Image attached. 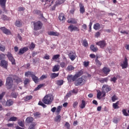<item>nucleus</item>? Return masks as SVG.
<instances>
[{"label":"nucleus","mask_w":129,"mask_h":129,"mask_svg":"<svg viewBox=\"0 0 129 129\" xmlns=\"http://www.w3.org/2000/svg\"><path fill=\"white\" fill-rule=\"evenodd\" d=\"M74 69H75V68L71 65L68 66L67 68V71H72V70H74Z\"/></svg>","instance_id":"obj_37"},{"label":"nucleus","mask_w":129,"mask_h":129,"mask_svg":"<svg viewBox=\"0 0 129 129\" xmlns=\"http://www.w3.org/2000/svg\"><path fill=\"white\" fill-rule=\"evenodd\" d=\"M83 75V72L80 71L76 73L75 75H70L67 77V80L68 82L71 83L74 82V84L76 86H81L85 84V79L83 78L80 77Z\"/></svg>","instance_id":"obj_1"},{"label":"nucleus","mask_w":129,"mask_h":129,"mask_svg":"<svg viewBox=\"0 0 129 129\" xmlns=\"http://www.w3.org/2000/svg\"><path fill=\"white\" fill-rule=\"evenodd\" d=\"M79 106L81 109H83V108H85V106H86V102L84 100H82V102Z\"/></svg>","instance_id":"obj_22"},{"label":"nucleus","mask_w":129,"mask_h":129,"mask_svg":"<svg viewBox=\"0 0 129 129\" xmlns=\"http://www.w3.org/2000/svg\"><path fill=\"white\" fill-rule=\"evenodd\" d=\"M32 23H33L34 31H39L43 28V23L40 21L33 22Z\"/></svg>","instance_id":"obj_4"},{"label":"nucleus","mask_w":129,"mask_h":129,"mask_svg":"<svg viewBox=\"0 0 129 129\" xmlns=\"http://www.w3.org/2000/svg\"><path fill=\"white\" fill-rule=\"evenodd\" d=\"M96 45L99 46L100 48H104L106 46V42L104 40H101L97 42Z\"/></svg>","instance_id":"obj_11"},{"label":"nucleus","mask_w":129,"mask_h":129,"mask_svg":"<svg viewBox=\"0 0 129 129\" xmlns=\"http://www.w3.org/2000/svg\"><path fill=\"white\" fill-rule=\"evenodd\" d=\"M69 30H70V32H73V31H77L78 32H79V29H78V27L76 26H74V25L71 24L68 27Z\"/></svg>","instance_id":"obj_10"},{"label":"nucleus","mask_w":129,"mask_h":129,"mask_svg":"<svg viewBox=\"0 0 129 129\" xmlns=\"http://www.w3.org/2000/svg\"><path fill=\"white\" fill-rule=\"evenodd\" d=\"M14 84V75H11L8 77L6 79V85L7 87V89H11Z\"/></svg>","instance_id":"obj_3"},{"label":"nucleus","mask_w":129,"mask_h":129,"mask_svg":"<svg viewBox=\"0 0 129 129\" xmlns=\"http://www.w3.org/2000/svg\"><path fill=\"white\" fill-rule=\"evenodd\" d=\"M107 81H108V78H102L99 80V82H100V83H104V82L107 83Z\"/></svg>","instance_id":"obj_30"},{"label":"nucleus","mask_w":129,"mask_h":129,"mask_svg":"<svg viewBox=\"0 0 129 129\" xmlns=\"http://www.w3.org/2000/svg\"><path fill=\"white\" fill-rule=\"evenodd\" d=\"M72 95V93H71V91L69 92H68L67 94H66V96H65V98H69V97H70V96H71Z\"/></svg>","instance_id":"obj_51"},{"label":"nucleus","mask_w":129,"mask_h":129,"mask_svg":"<svg viewBox=\"0 0 129 129\" xmlns=\"http://www.w3.org/2000/svg\"><path fill=\"white\" fill-rule=\"evenodd\" d=\"M102 72L105 74L106 76H107L108 74H109V72H110V69L107 67H104L102 70Z\"/></svg>","instance_id":"obj_13"},{"label":"nucleus","mask_w":129,"mask_h":129,"mask_svg":"<svg viewBox=\"0 0 129 129\" xmlns=\"http://www.w3.org/2000/svg\"><path fill=\"white\" fill-rule=\"evenodd\" d=\"M27 51H28V49H20L18 54H19V55H22V54H24V53L27 52Z\"/></svg>","instance_id":"obj_33"},{"label":"nucleus","mask_w":129,"mask_h":129,"mask_svg":"<svg viewBox=\"0 0 129 129\" xmlns=\"http://www.w3.org/2000/svg\"><path fill=\"white\" fill-rule=\"evenodd\" d=\"M26 121L27 123H32V122H33V121H34V118H33L32 117H28L26 119Z\"/></svg>","instance_id":"obj_21"},{"label":"nucleus","mask_w":129,"mask_h":129,"mask_svg":"<svg viewBox=\"0 0 129 129\" xmlns=\"http://www.w3.org/2000/svg\"><path fill=\"white\" fill-rule=\"evenodd\" d=\"M15 26H17V27H21V26H22V23H21L20 21L17 20L15 23Z\"/></svg>","instance_id":"obj_46"},{"label":"nucleus","mask_w":129,"mask_h":129,"mask_svg":"<svg viewBox=\"0 0 129 129\" xmlns=\"http://www.w3.org/2000/svg\"><path fill=\"white\" fill-rule=\"evenodd\" d=\"M80 9L81 14H84L85 13V9L82 4H80Z\"/></svg>","instance_id":"obj_20"},{"label":"nucleus","mask_w":129,"mask_h":129,"mask_svg":"<svg viewBox=\"0 0 129 129\" xmlns=\"http://www.w3.org/2000/svg\"><path fill=\"white\" fill-rule=\"evenodd\" d=\"M48 34L49 35V36H59V35H60V33L57 32L50 31L48 33Z\"/></svg>","instance_id":"obj_16"},{"label":"nucleus","mask_w":129,"mask_h":129,"mask_svg":"<svg viewBox=\"0 0 129 129\" xmlns=\"http://www.w3.org/2000/svg\"><path fill=\"white\" fill-rule=\"evenodd\" d=\"M71 93H72H72L73 94H77V93H78V88H75V89H74L73 90H71Z\"/></svg>","instance_id":"obj_40"},{"label":"nucleus","mask_w":129,"mask_h":129,"mask_svg":"<svg viewBox=\"0 0 129 129\" xmlns=\"http://www.w3.org/2000/svg\"><path fill=\"white\" fill-rule=\"evenodd\" d=\"M18 93L12 92L11 93V96L13 98H17V97H18Z\"/></svg>","instance_id":"obj_47"},{"label":"nucleus","mask_w":129,"mask_h":129,"mask_svg":"<svg viewBox=\"0 0 129 129\" xmlns=\"http://www.w3.org/2000/svg\"><path fill=\"white\" fill-rule=\"evenodd\" d=\"M6 4H7V0H0V6L4 11H6Z\"/></svg>","instance_id":"obj_12"},{"label":"nucleus","mask_w":129,"mask_h":129,"mask_svg":"<svg viewBox=\"0 0 129 129\" xmlns=\"http://www.w3.org/2000/svg\"><path fill=\"white\" fill-rule=\"evenodd\" d=\"M122 112L125 116H129V114L126 112V110L125 109H123L122 110Z\"/></svg>","instance_id":"obj_42"},{"label":"nucleus","mask_w":129,"mask_h":129,"mask_svg":"<svg viewBox=\"0 0 129 129\" xmlns=\"http://www.w3.org/2000/svg\"><path fill=\"white\" fill-rule=\"evenodd\" d=\"M83 46H84V47H87V46H88V42H87V40H86V39H84L83 40Z\"/></svg>","instance_id":"obj_49"},{"label":"nucleus","mask_w":129,"mask_h":129,"mask_svg":"<svg viewBox=\"0 0 129 129\" xmlns=\"http://www.w3.org/2000/svg\"><path fill=\"white\" fill-rule=\"evenodd\" d=\"M34 74H33V72H30V71H28V72H27L25 73V76L26 77H28V76H29L30 75H31V76H33Z\"/></svg>","instance_id":"obj_39"},{"label":"nucleus","mask_w":129,"mask_h":129,"mask_svg":"<svg viewBox=\"0 0 129 129\" xmlns=\"http://www.w3.org/2000/svg\"><path fill=\"white\" fill-rule=\"evenodd\" d=\"M13 77L14 80L16 83H17V84H19V83H21V82H22V79L19 78L18 76L13 75Z\"/></svg>","instance_id":"obj_14"},{"label":"nucleus","mask_w":129,"mask_h":129,"mask_svg":"<svg viewBox=\"0 0 129 129\" xmlns=\"http://www.w3.org/2000/svg\"><path fill=\"white\" fill-rule=\"evenodd\" d=\"M1 19L3 21H11V17L7 16V15H3L1 17Z\"/></svg>","instance_id":"obj_25"},{"label":"nucleus","mask_w":129,"mask_h":129,"mask_svg":"<svg viewBox=\"0 0 129 129\" xmlns=\"http://www.w3.org/2000/svg\"><path fill=\"white\" fill-rule=\"evenodd\" d=\"M33 14H35V15H39V16L41 17V18H44L43 13H42V12H41V11H39L38 10H33Z\"/></svg>","instance_id":"obj_15"},{"label":"nucleus","mask_w":129,"mask_h":129,"mask_svg":"<svg viewBox=\"0 0 129 129\" xmlns=\"http://www.w3.org/2000/svg\"><path fill=\"white\" fill-rule=\"evenodd\" d=\"M7 57L9 58V60H10L11 61L12 65H15L16 60L15 59V58H14L13 54H12L11 52H8Z\"/></svg>","instance_id":"obj_5"},{"label":"nucleus","mask_w":129,"mask_h":129,"mask_svg":"<svg viewBox=\"0 0 129 129\" xmlns=\"http://www.w3.org/2000/svg\"><path fill=\"white\" fill-rule=\"evenodd\" d=\"M78 106V102L77 101L74 102L73 103L74 108H76V107H77Z\"/></svg>","instance_id":"obj_57"},{"label":"nucleus","mask_w":129,"mask_h":129,"mask_svg":"<svg viewBox=\"0 0 129 129\" xmlns=\"http://www.w3.org/2000/svg\"><path fill=\"white\" fill-rule=\"evenodd\" d=\"M99 36H100V32H97L95 34V38H98Z\"/></svg>","instance_id":"obj_62"},{"label":"nucleus","mask_w":129,"mask_h":129,"mask_svg":"<svg viewBox=\"0 0 129 129\" xmlns=\"http://www.w3.org/2000/svg\"><path fill=\"white\" fill-rule=\"evenodd\" d=\"M58 19L59 21H61L62 22H64L66 20V18L64 17L63 13H60L58 16Z\"/></svg>","instance_id":"obj_18"},{"label":"nucleus","mask_w":129,"mask_h":129,"mask_svg":"<svg viewBox=\"0 0 129 129\" xmlns=\"http://www.w3.org/2000/svg\"><path fill=\"white\" fill-rule=\"evenodd\" d=\"M36 125H37V124L35 122L32 123L29 125L28 129H35Z\"/></svg>","instance_id":"obj_29"},{"label":"nucleus","mask_w":129,"mask_h":129,"mask_svg":"<svg viewBox=\"0 0 129 129\" xmlns=\"http://www.w3.org/2000/svg\"><path fill=\"white\" fill-rule=\"evenodd\" d=\"M100 28H101V26L99 23H96L93 26V29L96 31H97L98 30H100Z\"/></svg>","instance_id":"obj_23"},{"label":"nucleus","mask_w":129,"mask_h":129,"mask_svg":"<svg viewBox=\"0 0 129 129\" xmlns=\"http://www.w3.org/2000/svg\"><path fill=\"white\" fill-rule=\"evenodd\" d=\"M100 96H101V92L99 91L97 94V98H98V99H100Z\"/></svg>","instance_id":"obj_58"},{"label":"nucleus","mask_w":129,"mask_h":129,"mask_svg":"<svg viewBox=\"0 0 129 129\" xmlns=\"http://www.w3.org/2000/svg\"><path fill=\"white\" fill-rule=\"evenodd\" d=\"M60 65L61 68H64V67H65V66H66V63L64 62H60Z\"/></svg>","instance_id":"obj_61"},{"label":"nucleus","mask_w":129,"mask_h":129,"mask_svg":"<svg viewBox=\"0 0 129 129\" xmlns=\"http://www.w3.org/2000/svg\"><path fill=\"white\" fill-rule=\"evenodd\" d=\"M63 83H64V81L63 80H57L56 81V83L57 85H58L59 86H61V85H63Z\"/></svg>","instance_id":"obj_35"},{"label":"nucleus","mask_w":129,"mask_h":129,"mask_svg":"<svg viewBox=\"0 0 129 129\" xmlns=\"http://www.w3.org/2000/svg\"><path fill=\"white\" fill-rule=\"evenodd\" d=\"M30 82H31V81H30V79H29L28 78H26L24 80V84L25 86V85H27V84H29V83H30Z\"/></svg>","instance_id":"obj_41"},{"label":"nucleus","mask_w":129,"mask_h":129,"mask_svg":"<svg viewBox=\"0 0 129 129\" xmlns=\"http://www.w3.org/2000/svg\"><path fill=\"white\" fill-rule=\"evenodd\" d=\"M68 56H69L70 59H71V60H72V61H74V59H76V53H75V52L71 51L68 54Z\"/></svg>","instance_id":"obj_7"},{"label":"nucleus","mask_w":129,"mask_h":129,"mask_svg":"<svg viewBox=\"0 0 129 129\" xmlns=\"http://www.w3.org/2000/svg\"><path fill=\"white\" fill-rule=\"evenodd\" d=\"M120 66L122 68V69H126L128 66V62H127V58L126 57H125L124 61L122 63H121Z\"/></svg>","instance_id":"obj_6"},{"label":"nucleus","mask_w":129,"mask_h":129,"mask_svg":"<svg viewBox=\"0 0 129 129\" xmlns=\"http://www.w3.org/2000/svg\"><path fill=\"white\" fill-rule=\"evenodd\" d=\"M116 80H117V78H116L115 77H114L110 79V81L111 82H114V83H115V82H116Z\"/></svg>","instance_id":"obj_54"},{"label":"nucleus","mask_w":129,"mask_h":129,"mask_svg":"<svg viewBox=\"0 0 129 129\" xmlns=\"http://www.w3.org/2000/svg\"><path fill=\"white\" fill-rule=\"evenodd\" d=\"M117 99H118V98L117 97V96H115V95H114L112 97V101L113 102H114V101H115V100H117Z\"/></svg>","instance_id":"obj_50"},{"label":"nucleus","mask_w":129,"mask_h":129,"mask_svg":"<svg viewBox=\"0 0 129 129\" xmlns=\"http://www.w3.org/2000/svg\"><path fill=\"white\" fill-rule=\"evenodd\" d=\"M39 105H40L41 106H42L43 108H46L47 107V105L45 104V103H43V102L39 101L38 102Z\"/></svg>","instance_id":"obj_38"},{"label":"nucleus","mask_w":129,"mask_h":129,"mask_svg":"<svg viewBox=\"0 0 129 129\" xmlns=\"http://www.w3.org/2000/svg\"><path fill=\"white\" fill-rule=\"evenodd\" d=\"M43 86H44V85H43V84L39 85L34 90V91H37V90H39V89H40V88H42V87H43Z\"/></svg>","instance_id":"obj_48"},{"label":"nucleus","mask_w":129,"mask_h":129,"mask_svg":"<svg viewBox=\"0 0 129 129\" xmlns=\"http://www.w3.org/2000/svg\"><path fill=\"white\" fill-rule=\"evenodd\" d=\"M33 98V96L29 95V96H26L25 97H24V100L25 101H28L29 100H31Z\"/></svg>","instance_id":"obj_34"},{"label":"nucleus","mask_w":129,"mask_h":129,"mask_svg":"<svg viewBox=\"0 0 129 129\" xmlns=\"http://www.w3.org/2000/svg\"><path fill=\"white\" fill-rule=\"evenodd\" d=\"M35 44L33 42H32L31 43V44L30 45V47L31 48V49H34L35 48Z\"/></svg>","instance_id":"obj_63"},{"label":"nucleus","mask_w":129,"mask_h":129,"mask_svg":"<svg viewBox=\"0 0 129 129\" xmlns=\"http://www.w3.org/2000/svg\"><path fill=\"white\" fill-rule=\"evenodd\" d=\"M18 124L20 126H21V127H24L25 126V121H18Z\"/></svg>","instance_id":"obj_32"},{"label":"nucleus","mask_w":129,"mask_h":129,"mask_svg":"<svg viewBox=\"0 0 129 129\" xmlns=\"http://www.w3.org/2000/svg\"><path fill=\"white\" fill-rule=\"evenodd\" d=\"M31 77L33 81H34L35 83H37V82L39 81V78H38L35 75L33 74L32 76H31Z\"/></svg>","instance_id":"obj_24"},{"label":"nucleus","mask_w":129,"mask_h":129,"mask_svg":"<svg viewBox=\"0 0 129 129\" xmlns=\"http://www.w3.org/2000/svg\"><path fill=\"white\" fill-rule=\"evenodd\" d=\"M5 94H6L5 92H2L0 94V100H2V99H3V98H4V96H5Z\"/></svg>","instance_id":"obj_59"},{"label":"nucleus","mask_w":129,"mask_h":129,"mask_svg":"<svg viewBox=\"0 0 129 129\" xmlns=\"http://www.w3.org/2000/svg\"><path fill=\"white\" fill-rule=\"evenodd\" d=\"M6 58V55H5V54H0V60H4V59Z\"/></svg>","instance_id":"obj_56"},{"label":"nucleus","mask_w":129,"mask_h":129,"mask_svg":"<svg viewBox=\"0 0 129 129\" xmlns=\"http://www.w3.org/2000/svg\"><path fill=\"white\" fill-rule=\"evenodd\" d=\"M60 58V54H55L54 55L52 58V60H57V59H59Z\"/></svg>","instance_id":"obj_45"},{"label":"nucleus","mask_w":129,"mask_h":129,"mask_svg":"<svg viewBox=\"0 0 129 129\" xmlns=\"http://www.w3.org/2000/svg\"><path fill=\"white\" fill-rule=\"evenodd\" d=\"M47 77V75H43L40 78V80H44V79H46Z\"/></svg>","instance_id":"obj_55"},{"label":"nucleus","mask_w":129,"mask_h":129,"mask_svg":"<svg viewBox=\"0 0 129 129\" xmlns=\"http://www.w3.org/2000/svg\"><path fill=\"white\" fill-rule=\"evenodd\" d=\"M0 30L2 31V32L5 34L6 35H11L12 33L11 32V31L8 29H7L6 27H1L0 28Z\"/></svg>","instance_id":"obj_8"},{"label":"nucleus","mask_w":129,"mask_h":129,"mask_svg":"<svg viewBox=\"0 0 129 129\" xmlns=\"http://www.w3.org/2000/svg\"><path fill=\"white\" fill-rule=\"evenodd\" d=\"M13 104H14V101L11 99L8 100L6 102V105H7V106H11L13 105Z\"/></svg>","instance_id":"obj_26"},{"label":"nucleus","mask_w":129,"mask_h":129,"mask_svg":"<svg viewBox=\"0 0 129 129\" xmlns=\"http://www.w3.org/2000/svg\"><path fill=\"white\" fill-rule=\"evenodd\" d=\"M58 76H59V73H52L50 75V78H51V79H54L56 78V77H58Z\"/></svg>","instance_id":"obj_27"},{"label":"nucleus","mask_w":129,"mask_h":129,"mask_svg":"<svg viewBox=\"0 0 129 129\" xmlns=\"http://www.w3.org/2000/svg\"><path fill=\"white\" fill-rule=\"evenodd\" d=\"M54 121L60 122L61 121V115L56 116L54 118Z\"/></svg>","instance_id":"obj_31"},{"label":"nucleus","mask_w":129,"mask_h":129,"mask_svg":"<svg viewBox=\"0 0 129 129\" xmlns=\"http://www.w3.org/2000/svg\"><path fill=\"white\" fill-rule=\"evenodd\" d=\"M8 61L6 60H2L1 61L0 66L3 67L5 69H8Z\"/></svg>","instance_id":"obj_9"},{"label":"nucleus","mask_w":129,"mask_h":129,"mask_svg":"<svg viewBox=\"0 0 129 129\" xmlns=\"http://www.w3.org/2000/svg\"><path fill=\"white\" fill-rule=\"evenodd\" d=\"M18 118L15 116H12L9 119V121H17Z\"/></svg>","instance_id":"obj_43"},{"label":"nucleus","mask_w":129,"mask_h":129,"mask_svg":"<svg viewBox=\"0 0 129 129\" xmlns=\"http://www.w3.org/2000/svg\"><path fill=\"white\" fill-rule=\"evenodd\" d=\"M60 69V66L58 64L55 65L52 69V72H58Z\"/></svg>","instance_id":"obj_17"},{"label":"nucleus","mask_w":129,"mask_h":129,"mask_svg":"<svg viewBox=\"0 0 129 129\" xmlns=\"http://www.w3.org/2000/svg\"><path fill=\"white\" fill-rule=\"evenodd\" d=\"M89 65V61H84V66L85 67H87Z\"/></svg>","instance_id":"obj_64"},{"label":"nucleus","mask_w":129,"mask_h":129,"mask_svg":"<svg viewBox=\"0 0 129 129\" xmlns=\"http://www.w3.org/2000/svg\"><path fill=\"white\" fill-rule=\"evenodd\" d=\"M69 24H77V21L75 18H71L68 20Z\"/></svg>","instance_id":"obj_19"},{"label":"nucleus","mask_w":129,"mask_h":129,"mask_svg":"<svg viewBox=\"0 0 129 129\" xmlns=\"http://www.w3.org/2000/svg\"><path fill=\"white\" fill-rule=\"evenodd\" d=\"M33 115L35 118H39V117H41V114L40 112L34 113Z\"/></svg>","instance_id":"obj_36"},{"label":"nucleus","mask_w":129,"mask_h":129,"mask_svg":"<svg viewBox=\"0 0 129 129\" xmlns=\"http://www.w3.org/2000/svg\"><path fill=\"white\" fill-rule=\"evenodd\" d=\"M118 104H119V101H117L116 103L113 104V107L114 109H117L119 108V106H118Z\"/></svg>","instance_id":"obj_28"},{"label":"nucleus","mask_w":129,"mask_h":129,"mask_svg":"<svg viewBox=\"0 0 129 129\" xmlns=\"http://www.w3.org/2000/svg\"><path fill=\"white\" fill-rule=\"evenodd\" d=\"M46 4H48L49 6H51V5L53 4V1L52 0H46L45 2Z\"/></svg>","instance_id":"obj_53"},{"label":"nucleus","mask_w":129,"mask_h":129,"mask_svg":"<svg viewBox=\"0 0 129 129\" xmlns=\"http://www.w3.org/2000/svg\"><path fill=\"white\" fill-rule=\"evenodd\" d=\"M53 100L54 96H53L52 94H48L46 95L42 99V102L44 103V104L50 105L53 102Z\"/></svg>","instance_id":"obj_2"},{"label":"nucleus","mask_w":129,"mask_h":129,"mask_svg":"<svg viewBox=\"0 0 129 129\" xmlns=\"http://www.w3.org/2000/svg\"><path fill=\"white\" fill-rule=\"evenodd\" d=\"M95 62H96V65H97V66H101V62H100V61H99L98 60V57H97L95 59Z\"/></svg>","instance_id":"obj_44"},{"label":"nucleus","mask_w":129,"mask_h":129,"mask_svg":"<svg viewBox=\"0 0 129 129\" xmlns=\"http://www.w3.org/2000/svg\"><path fill=\"white\" fill-rule=\"evenodd\" d=\"M64 125L66 126L67 128L70 129V124H69L68 122H66Z\"/></svg>","instance_id":"obj_60"},{"label":"nucleus","mask_w":129,"mask_h":129,"mask_svg":"<svg viewBox=\"0 0 129 129\" xmlns=\"http://www.w3.org/2000/svg\"><path fill=\"white\" fill-rule=\"evenodd\" d=\"M60 111H61V106H58L56 109V112L57 113V114H59Z\"/></svg>","instance_id":"obj_52"}]
</instances>
